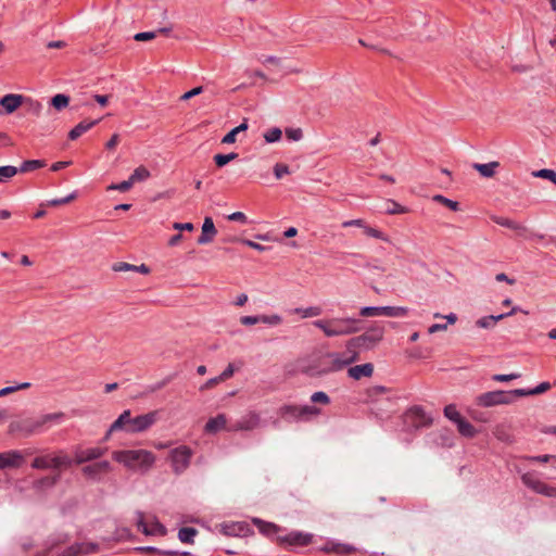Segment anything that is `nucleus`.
I'll return each instance as SVG.
<instances>
[{"instance_id":"48","label":"nucleus","mask_w":556,"mask_h":556,"mask_svg":"<svg viewBox=\"0 0 556 556\" xmlns=\"http://www.w3.org/2000/svg\"><path fill=\"white\" fill-rule=\"evenodd\" d=\"M281 134L282 132H281L280 128L274 127V128L268 129L264 134V139L268 143L277 142L278 140H280Z\"/></svg>"},{"instance_id":"46","label":"nucleus","mask_w":556,"mask_h":556,"mask_svg":"<svg viewBox=\"0 0 556 556\" xmlns=\"http://www.w3.org/2000/svg\"><path fill=\"white\" fill-rule=\"evenodd\" d=\"M362 229H363L364 233L368 237L380 239L386 242L389 241V238L387 235H384L382 231H380L376 228L368 226L366 223H365V227H363Z\"/></svg>"},{"instance_id":"53","label":"nucleus","mask_w":556,"mask_h":556,"mask_svg":"<svg viewBox=\"0 0 556 556\" xmlns=\"http://www.w3.org/2000/svg\"><path fill=\"white\" fill-rule=\"evenodd\" d=\"M261 323L267 324L269 326H277L282 323V317L278 314L261 315Z\"/></svg>"},{"instance_id":"29","label":"nucleus","mask_w":556,"mask_h":556,"mask_svg":"<svg viewBox=\"0 0 556 556\" xmlns=\"http://www.w3.org/2000/svg\"><path fill=\"white\" fill-rule=\"evenodd\" d=\"M65 414L62 412L51 413L40 416L41 425L45 430L49 429L53 425H60L64 421Z\"/></svg>"},{"instance_id":"8","label":"nucleus","mask_w":556,"mask_h":556,"mask_svg":"<svg viewBox=\"0 0 556 556\" xmlns=\"http://www.w3.org/2000/svg\"><path fill=\"white\" fill-rule=\"evenodd\" d=\"M192 455V450L187 445H180L170 451L169 459L176 475L182 473L189 467Z\"/></svg>"},{"instance_id":"24","label":"nucleus","mask_w":556,"mask_h":556,"mask_svg":"<svg viewBox=\"0 0 556 556\" xmlns=\"http://www.w3.org/2000/svg\"><path fill=\"white\" fill-rule=\"evenodd\" d=\"M516 311H517V308L515 307L509 313H506V314L489 315V316L481 317L477 320L476 325L479 328H485V329L492 328L496 325V323L498 320H502L506 316L513 315Z\"/></svg>"},{"instance_id":"3","label":"nucleus","mask_w":556,"mask_h":556,"mask_svg":"<svg viewBox=\"0 0 556 556\" xmlns=\"http://www.w3.org/2000/svg\"><path fill=\"white\" fill-rule=\"evenodd\" d=\"M112 458L132 471H149L155 463V455L148 450H121L112 453Z\"/></svg>"},{"instance_id":"7","label":"nucleus","mask_w":556,"mask_h":556,"mask_svg":"<svg viewBox=\"0 0 556 556\" xmlns=\"http://www.w3.org/2000/svg\"><path fill=\"white\" fill-rule=\"evenodd\" d=\"M71 465L72 459L63 452H60L56 455L48 454L38 456L31 463V467L34 469H59L61 467H68Z\"/></svg>"},{"instance_id":"1","label":"nucleus","mask_w":556,"mask_h":556,"mask_svg":"<svg viewBox=\"0 0 556 556\" xmlns=\"http://www.w3.org/2000/svg\"><path fill=\"white\" fill-rule=\"evenodd\" d=\"M354 362H356L355 353L346 355L345 352H328L304 366L302 372L311 378H321L341 371Z\"/></svg>"},{"instance_id":"57","label":"nucleus","mask_w":556,"mask_h":556,"mask_svg":"<svg viewBox=\"0 0 556 556\" xmlns=\"http://www.w3.org/2000/svg\"><path fill=\"white\" fill-rule=\"evenodd\" d=\"M132 186H134L132 181L130 180V178H128L127 180H124L122 182L111 185L108 189L109 190H117V191H121V192H126Z\"/></svg>"},{"instance_id":"47","label":"nucleus","mask_w":556,"mask_h":556,"mask_svg":"<svg viewBox=\"0 0 556 556\" xmlns=\"http://www.w3.org/2000/svg\"><path fill=\"white\" fill-rule=\"evenodd\" d=\"M444 416L455 424H457L463 418L459 412L456 409V406L452 404L445 406Z\"/></svg>"},{"instance_id":"17","label":"nucleus","mask_w":556,"mask_h":556,"mask_svg":"<svg viewBox=\"0 0 556 556\" xmlns=\"http://www.w3.org/2000/svg\"><path fill=\"white\" fill-rule=\"evenodd\" d=\"M24 463L22 452L12 450L0 453V469L20 468Z\"/></svg>"},{"instance_id":"58","label":"nucleus","mask_w":556,"mask_h":556,"mask_svg":"<svg viewBox=\"0 0 556 556\" xmlns=\"http://www.w3.org/2000/svg\"><path fill=\"white\" fill-rule=\"evenodd\" d=\"M290 174L289 166L286 164L277 163L274 166V175L277 179H281L285 175Z\"/></svg>"},{"instance_id":"44","label":"nucleus","mask_w":556,"mask_h":556,"mask_svg":"<svg viewBox=\"0 0 556 556\" xmlns=\"http://www.w3.org/2000/svg\"><path fill=\"white\" fill-rule=\"evenodd\" d=\"M432 200L434 202L445 205L446 207H448L450 210H452L454 212H457L459 210V203L457 201H453L448 198H445L444 195L435 194V195H433Z\"/></svg>"},{"instance_id":"62","label":"nucleus","mask_w":556,"mask_h":556,"mask_svg":"<svg viewBox=\"0 0 556 556\" xmlns=\"http://www.w3.org/2000/svg\"><path fill=\"white\" fill-rule=\"evenodd\" d=\"M156 37V31H142V33H137L135 36H134V39L136 41H148V40H152Z\"/></svg>"},{"instance_id":"9","label":"nucleus","mask_w":556,"mask_h":556,"mask_svg":"<svg viewBox=\"0 0 556 556\" xmlns=\"http://www.w3.org/2000/svg\"><path fill=\"white\" fill-rule=\"evenodd\" d=\"M407 313L408 308L403 306H364L359 309L362 317H404Z\"/></svg>"},{"instance_id":"59","label":"nucleus","mask_w":556,"mask_h":556,"mask_svg":"<svg viewBox=\"0 0 556 556\" xmlns=\"http://www.w3.org/2000/svg\"><path fill=\"white\" fill-rule=\"evenodd\" d=\"M286 136L288 139H290L292 141H299L302 139L303 132H302V129H300V128H288L286 130Z\"/></svg>"},{"instance_id":"50","label":"nucleus","mask_w":556,"mask_h":556,"mask_svg":"<svg viewBox=\"0 0 556 556\" xmlns=\"http://www.w3.org/2000/svg\"><path fill=\"white\" fill-rule=\"evenodd\" d=\"M521 375L519 372L511 374H495L492 376V380L496 382H508L515 379L520 378Z\"/></svg>"},{"instance_id":"19","label":"nucleus","mask_w":556,"mask_h":556,"mask_svg":"<svg viewBox=\"0 0 556 556\" xmlns=\"http://www.w3.org/2000/svg\"><path fill=\"white\" fill-rule=\"evenodd\" d=\"M220 531L228 536H243L250 531V528L245 522H225L220 525Z\"/></svg>"},{"instance_id":"60","label":"nucleus","mask_w":556,"mask_h":556,"mask_svg":"<svg viewBox=\"0 0 556 556\" xmlns=\"http://www.w3.org/2000/svg\"><path fill=\"white\" fill-rule=\"evenodd\" d=\"M75 198H76V194L73 192V193H71V194H68L67 197H64V198L52 199V200L48 201V204L51 205V206L63 205V204H66V203L71 202Z\"/></svg>"},{"instance_id":"32","label":"nucleus","mask_w":556,"mask_h":556,"mask_svg":"<svg viewBox=\"0 0 556 556\" xmlns=\"http://www.w3.org/2000/svg\"><path fill=\"white\" fill-rule=\"evenodd\" d=\"M491 219L500 225V226H503V227H506V228H509L511 230H523V225L520 224V223H517L513 219H509V218H506V217H502V216H496V215H493L491 216Z\"/></svg>"},{"instance_id":"61","label":"nucleus","mask_w":556,"mask_h":556,"mask_svg":"<svg viewBox=\"0 0 556 556\" xmlns=\"http://www.w3.org/2000/svg\"><path fill=\"white\" fill-rule=\"evenodd\" d=\"M134 268H136V265H132V264H129L126 262H118V263L113 264V266H112V269L117 273L128 271V270L134 271Z\"/></svg>"},{"instance_id":"28","label":"nucleus","mask_w":556,"mask_h":556,"mask_svg":"<svg viewBox=\"0 0 556 556\" xmlns=\"http://www.w3.org/2000/svg\"><path fill=\"white\" fill-rule=\"evenodd\" d=\"M549 389H551V383L547 381H544V382H541L540 384H538L533 389H515L514 393L516 394V396L522 397V396L541 394V393L548 391Z\"/></svg>"},{"instance_id":"39","label":"nucleus","mask_w":556,"mask_h":556,"mask_svg":"<svg viewBox=\"0 0 556 556\" xmlns=\"http://www.w3.org/2000/svg\"><path fill=\"white\" fill-rule=\"evenodd\" d=\"M253 523L256 525L258 530L264 534H271L278 531V527L275 523L263 521L258 518H254Z\"/></svg>"},{"instance_id":"25","label":"nucleus","mask_w":556,"mask_h":556,"mask_svg":"<svg viewBox=\"0 0 556 556\" xmlns=\"http://www.w3.org/2000/svg\"><path fill=\"white\" fill-rule=\"evenodd\" d=\"M498 167H500V163L496 161L489 162L485 164H480V163L472 164V168L476 169L484 178L493 177Z\"/></svg>"},{"instance_id":"51","label":"nucleus","mask_w":556,"mask_h":556,"mask_svg":"<svg viewBox=\"0 0 556 556\" xmlns=\"http://www.w3.org/2000/svg\"><path fill=\"white\" fill-rule=\"evenodd\" d=\"M311 402L328 405L330 403V397L326 392L317 391L311 395Z\"/></svg>"},{"instance_id":"5","label":"nucleus","mask_w":556,"mask_h":556,"mask_svg":"<svg viewBox=\"0 0 556 556\" xmlns=\"http://www.w3.org/2000/svg\"><path fill=\"white\" fill-rule=\"evenodd\" d=\"M320 408L314 405H283L279 409L280 416L287 421H308L320 415Z\"/></svg>"},{"instance_id":"33","label":"nucleus","mask_w":556,"mask_h":556,"mask_svg":"<svg viewBox=\"0 0 556 556\" xmlns=\"http://www.w3.org/2000/svg\"><path fill=\"white\" fill-rule=\"evenodd\" d=\"M293 314L300 315L302 318H311L317 317L321 314V308L319 306H308V307H296L292 309Z\"/></svg>"},{"instance_id":"15","label":"nucleus","mask_w":556,"mask_h":556,"mask_svg":"<svg viewBox=\"0 0 556 556\" xmlns=\"http://www.w3.org/2000/svg\"><path fill=\"white\" fill-rule=\"evenodd\" d=\"M137 526L138 529L146 535H165L166 528L154 517L150 525L144 522L143 513L137 511Z\"/></svg>"},{"instance_id":"30","label":"nucleus","mask_w":556,"mask_h":556,"mask_svg":"<svg viewBox=\"0 0 556 556\" xmlns=\"http://www.w3.org/2000/svg\"><path fill=\"white\" fill-rule=\"evenodd\" d=\"M134 417H131L130 410H124L118 418L111 425V431L125 430L126 427L130 426V421Z\"/></svg>"},{"instance_id":"42","label":"nucleus","mask_w":556,"mask_h":556,"mask_svg":"<svg viewBox=\"0 0 556 556\" xmlns=\"http://www.w3.org/2000/svg\"><path fill=\"white\" fill-rule=\"evenodd\" d=\"M68 103L70 97L63 93H58L51 99V105L58 111L65 109Z\"/></svg>"},{"instance_id":"64","label":"nucleus","mask_w":556,"mask_h":556,"mask_svg":"<svg viewBox=\"0 0 556 556\" xmlns=\"http://www.w3.org/2000/svg\"><path fill=\"white\" fill-rule=\"evenodd\" d=\"M162 556H191L190 552L187 551H174V549H164V552H161Z\"/></svg>"},{"instance_id":"43","label":"nucleus","mask_w":556,"mask_h":556,"mask_svg":"<svg viewBox=\"0 0 556 556\" xmlns=\"http://www.w3.org/2000/svg\"><path fill=\"white\" fill-rule=\"evenodd\" d=\"M150 177V172L144 166L137 167L130 175V180L135 185L136 182L143 181Z\"/></svg>"},{"instance_id":"52","label":"nucleus","mask_w":556,"mask_h":556,"mask_svg":"<svg viewBox=\"0 0 556 556\" xmlns=\"http://www.w3.org/2000/svg\"><path fill=\"white\" fill-rule=\"evenodd\" d=\"M83 552H85L83 544H74V545L68 546L67 548H65L58 556H77V555H79Z\"/></svg>"},{"instance_id":"2","label":"nucleus","mask_w":556,"mask_h":556,"mask_svg":"<svg viewBox=\"0 0 556 556\" xmlns=\"http://www.w3.org/2000/svg\"><path fill=\"white\" fill-rule=\"evenodd\" d=\"M313 326L319 329L326 338H338L355 334L363 329V323L355 317H331L316 319Z\"/></svg>"},{"instance_id":"35","label":"nucleus","mask_w":556,"mask_h":556,"mask_svg":"<svg viewBox=\"0 0 556 556\" xmlns=\"http://www.w3.org/2000/svg\"><path fill=\"white\" fill-rule=\"evenodd\" d=\"M458 432L466 438H473L477 433L475 427L467 421L465 418H462L457 424Z\"/></svg>"},{"instance_id":"20","label":"nucleus","mask_w":556,"mask_h":556,"mask_svg":"<svg viewBox=\"0 0 556 556\" xmlns=\"http://www.w3.org/2000/svg\"><path fill=\"white\" fill-rule=\"evenodd\" d=\"M260 425V416L254 412L241 417L233 426L232 430H253Z\"/></svg>"},{"instance_id":"54","label":"nucleus","mask_w":556,"mask_h":556,"mask_svg":"<svg viewBox=\"0 0 556 556\" xmlns=\"http://www.w3.org/2000/svg\"><path fill=\"white\" fill-rule=\"evenodd\" d=\"M29 387H30L29 382H23V383L16 384V386L5 387L0 390V396L8 395V394L13 393L18 390L27 389Z\"/></svg>"},{"instance_id":"45","label":"nucleus","mask_w":556,"mask_h":556,"mask_svg":"<svg viewBox=\"0 0 556 556\" xmlns=\"http://www.w3.org/2000/svg\"><path fill=\"white\" fill-rule=\"evenodd\" d=\"M238 157V154L235 152L228 153V154H215L214 155V162L218 167H224L227 165L230 161H233Z\"/></svg>"},{"instance_id":"41","label":"nucleus","mask_w":556,"mask_h":556,"mask_svg":"<svg viewBox=\"0 0 556 556\" xmlns=\"http://www.w3.org/2000/svg\"><path fill=\"white\" fill-rule=\"evenodd\" d=\"M407 212H408V208L406 206L399 204L396 201H394V200L387 201V207H386L387 214H390V215L405 214Z\"/></svg>"},{"instance_id":"11","label":"nucleus","mask_w":556,"mask_h":556,"mask_svg":"<svg viewBox=\"0 0 556 556\" xmlns=\"http://www.w3.org/2000/svg\"><path fill=\"white\" fill-rule=\"evenodd\" d=\"M159 419V410L149 412L132 418L130 426L126 427L128 433H140L151 428Z\"/></svg>"},{"instance_id":"23","label":"nucleus","mask_w":556,"mask_h":556,"mask_svg":"<svg viewBox=\"0 0 556 556\" xmlns=\"http://www.w3.org/2000/svg\"><path fill=\"white\" fill-rule=\"evenodd\" d=\"M23 99L22 94L10 93L1 98L0 105L7 113H12L22 104Z\"/></svg>"},{"instance_id":"36","label":"nucleus","mask_w":556,"mask_h":556,"mask_svg":"<svg viewBox=\"0 0 556 556\" xmlns=\"http://www.w3.org/2000/svg\"><path fill=\"white\" fill-rule=\"evenodd\" d=\"M198 531L191 527H184L178 531V539L186 544H192Z\"/></svg>"},{"instance_id":"22","label":"nucleus","mask_w":556,"mask_h":556,"mask_svg":"<svg viewBox=\"0 0 556 556\" xmlns=\"http://www.w3.org/2000/svg\"><path fill=\"white\" fill-rule=\"evenodd\" d=\"M320 551L338 555H349L355 551V547L349 544L328 541L323 547H320Z\"/></svg>"},{"instance_id":"56","label":"nucleus","mask_w":556,"mask_h":556,"mask_svg":"<svg viewBox=\"0 0 556 556\" xmlns=\"http://www.w3.org/2000/svg\"><path fill=\"white\" fill-rule=\"evenodd\" d=\"M18 173L17 167L12 165L0 166V180L11 178Z\"/></svg>"},{"instance_id":"37","label":"nucleus","mask_w":556,"mask_h":556,"mask_svg":"<svg viewBox=\"0 0 556 556\" xmlns=\"http://www.w3.org/2000/svg\"><path fill=\"white\" fill-rule=\"evenodd\" d=\"M45 166L46 162L43 160H28L24 161L17 169L18 173H28Z\"/></svg>"},{"instance_id":"38","label":"nucleus","mask_w":556,"mask_h":556,"mask_svg":"<svg viewBox=\"0 0 556 556\" xmlns=\"http://www.w3.org/2000/svg\"><path fill=\"white\" fill-rule=\"evenodd\" d=\"M493 433H494V437L501 442L508 443V444L514 442V437L504 426H497L494 429Z\"/></svg>"},{"instance_id":"27","label":"nucleus","mask_w":556,"mask_h":556,"mask_svg":"<svg viewBox=\"0 0 556 556\" xmlns=\"http://www.w3.org/2000/svg\"><path fill=\"white\" fill-rule=\"evenodd\" d=\"M227 419L224 414H218L217 416L210 418L205 424V431L208 433H215L226 427Z\"/></svg>"},{"instance_id":"49","label":"nucleus","mask_w":556,"mask_h":556,"mask_svg":"<svg viewBox=\"0 0 556 556\" xmlns=\"http://www.w3.org/2000/svg\"><path fill=\"white\" fill-rule=\"evenodd\" d=\"M534 177L548 179L556 185V172L548 168L539 169L533 173Z\"/></svg>"},{"instance_id":"63","label":"nucleus","mask_w":556,"mask_h":556,"mask_svg":"<svg viewBox=\"0 0 556 556\" xmlns=\"http://www.w3.org/2000/svg\"><path fill=\"white\" fill-rule=\"evenodd\" d=\"M240 323L244 326H252V325H255V324H258L261 323V315H256V316H242L240 318Z\"/></svg>"},{"instance_id":"40","label":"nucleus","mask_w":556,"mask_h":556,"mask_svg":"<svg viewBox=\"0 0 556 556\" xmlns=\"http://www.w3.org/2000/svg\"><path fill=\"white\" fill-rule=\"evenodd\" d=\"M60 479V475L56 476H47L35 482V488L38 490L52 488Z\"/></svg>"},{"instance_id":"16","label":"nucleus","mask_w":556,"mask_h":556,"mask_svg":"<svg viewBox=\"0 0 556 556\" xmlns=\"http://www.w3.org/2000/svg\"><path fill=\"white\" fill-rule=\"evenodd\" d=\"M312 540L313 535L311 533H304L301 531H292L287 535L278 538L280 544L290 546H307L312 543Z\"/></svg>"},{"instance_id":"31","label":"nucleus","mask_w":556,"mask_h":556,"mask_svg":"<svg viewBox=\"0 0 556 556\" xmlns=\"http://www.w3.org/2000/svg\"><path fill=\"white\" fill-rule=\"evenodd\" d=\"M521 481L527 488L531 489L535 493H538V491L543 482L533 472L523 473L521 476Z\"/></svg>"},{"instance_id":"21","label":"nucleus","mask_w":556,"mask_h":556,"mask_svg":"<svg viewBox=\"0 0 556 556\" xmlns=\"http://www.w3.org/2000/svg\"><path fill=\"white\" fill-rule=\"evenodd\" d=\"M372 374H374V365L371 363L355 365V366L349 367V369H348L349 377L354 380H359L363 377H371Z\"/></svg>"},{"instance_id":"6","label":"nucleus","mask_w":556,"mask_h":556,"mask_svg":"<svg viewBox=\"0 0 556 556\" xmlns=\"http://www.w3.org/2000/svg\"><path fill=\"white\" fill-rule=\"evenodd\" d=\"M517 397L518 396H516L514 390H495L480 394L479 396H477L476 403L482 407H492L496 405L511 404Z\"/></svg>"},{"instance_id":"34","label":"nucleus","mask_w":556,"mask_h":556,"mask_svg":"<svg viewBox=\"0 0 556 556\" xmlns=\"http://www.w3.org/2000/svg\"><path fill=\"white\" fill-rule=\"evenodd\" d=\"M248 127H249V125H248L247 121L242 122L239 126L232 128L228 134H226L223 137L222 142L226 143V144L233 143L236 141L237 135L241 131H245L248 129Z\"/></svg>"},{"instance_id":"4","label":"nucleus","mask_w":556,"mask_h":556,"mask_svg":"<svg viewBox=\"0 0 556 556\" xmlns=\"http://www.w3.org/2000/svg\"><path fill=\"white\" fill-rule=\"evenodd\" d=\"M386 329L379 324H375L369 327L365 332L359 336L351 338L346 344V355L356 354V361L358 359L359 351H369L375 349L384 337Z\"/></svg>"},{"instance_id":"12","label":"nucleus","mask_w":556,"mask_h":556,"mask_svg":"<svg viewBox=\"0 0 556 556\" xmlns=\"http://www.w3.org/2000/svg\"><path fill=\"white\" fill-rule=\"evenodd\" d=\"M405 424L414 429L428 427L432 418L426 414L422 407L413 406L405 413Z\"/></svg>"},{"instance_id":"13","label":"nucleus","mask_w":556,"mask_h":556,"mask_svg":"<svg viewBox=\"0 0 556 556\" xmlns=\"http://www.w3.org/2000/svg\"><path fill=\"white\" fill-rule=\"evenodd\" d=\"M112 470L111 463L109 460H100L81 468L83 475L96 482L102 480L103 476Z\"/></svg>"},{"instance_id":"18","label":"nucleus","mask_w":556,"mask_h":556,"mask_svg":"<svg viewBox=\"0 0 556 556\" xmlns=\"http://www.w3.org/2000/svg\"><path fill=\"white\" fill-rule=\"evenodd\" d=\"M216 235H217V230L214 225V222H213L212 217L207 216L204 218V222L202 225V233L197 239V243L200 245L211 243L214 240Z\"/></svg>"},{"instance_id":"10","label":"nucleus","mask_w":556,"mask_h":556,"mask_svg":"<svg viewBox=\"0 0 556 556\" xmlns=\"http://www.w3.org/2000/svg\"><path fill=\"white\" fill-rule=\"evenodd\" d=\"M11 432H18L23 437H30L35 433L43 432L45 429L41 425L40 417L38 418H26L10 425Z\"/></svg>"},{"instance_id":"55","label":"nucleus","mask_w":556,"mask_h":556,"mask_svg":"<svg viewBox=\"0 0 556 556\" xmlns=\"http://www.w3.org/2000/svg\"><path fill=\"white\" fill-rule=\"evenodd\" d=\"M538 494L544 495L546 497H556V488L543 481L538 491Z\"/></svg>"},{"instance_id":"26","label":"nucleus","mask_w":556,"mask_h":556,"mask_svg":"<svg viewBox=\"0 0 556 556\" xmlns=\"http://www.w3.org/2000/svg\"><path fill=\"white\" fill-rule=\"evenodd\" d=\"M99 123V119H93V121H83L80 123H78L70 132H68V138L71 140H76L78 139L83 134H85L86 131H88L89 129H91L94 125H97Z\"/></svg>"},{"instance_id":"14","label":"nucleus","mask_w":556,"mask_h":556,"mask_svg":"<svg viewBox=\"0 0 556 556\" xmlns=\"http://www.w3.org/2000/svg\"><path fill=\"white\" fill-rule=\"evenodd\" d=\"M106 453L105 447H89V448H80L76 447L74 450V460H72V464L75 463L76 465H80L84 463L92 462L96 459L101 458Z\"/></svg>"}]
</instances>
